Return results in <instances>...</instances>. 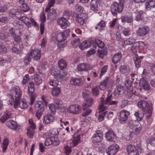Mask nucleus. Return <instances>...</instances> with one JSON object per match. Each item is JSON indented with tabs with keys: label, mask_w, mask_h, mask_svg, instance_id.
Returning <instances> with one entry per match:
<instances>
[{
	"label": "nucleus",
	"mask_w": 155,
	"mask_h": 155,
	"mask_svg": "<svg viewBox=\"0 0 155 155\" xmlns=\"http://www.w3.org/2000/svg\"><path fill=\"white\" fill-rule=\"evenodd\" d=\"M8 34L0 33V39L2 40H5L8 37Z\"/></svg>",
	"instance_id": "60"
},
{
	"label": "nucleus",
	"mask_w": 155,
	"mask_h": 155,
	"mask_svg": "<svg viewBox=\"0 0 155 155\" xmlns=\"http://www.w3.org/2000/svg\"><path fill=\"white\" fill-rule=\"evenodd\" d=\"M22 109H25L28 107V105L25 101H21L18 102V105Z\"/></svg>",
	"instance_id": "46"
},
{
	"label": "nucleus",
	"mask_w": 155,
	"mask_h": 155,
	"mask_svg": "<svg viewBox=\"0 0 155 155\" xmlns=\"http://www.w3.org/2000/svg\"><path fill=\"white\" fill-rule=\"evenodd\" d=\"M10 92L13 95H15V100L12 95L8 94V96L10 98L9 104H10L11 105H13L14 104V108H16L18 106V102L21 97V91L19 87L17 86L13 88L11 90Z\"/></svg>",
	"instance_id": "1"
},
{
	"label": "nucleus",
	"mask_w": 155,
	"mask_h": 155,
	"mask_svg": "<svg viewBox=\"0 0 155 155\" xmlns=\"http://www.w3.org/2000/svg\"><path fill=\"white\" fill-rule=\"evenodd\" d=\"M54 104L56 108L59 109L62 107L63 102L61 101L59 99H56L54 100Z\"/></svg>",
	"instance_id": "39"
},
{
	"label": "nucleus",
	"mask_w": 155,
	"mask_h": 155,
	"mask_svg": "<svg viewBox=\"0 0 155 155\" xmlns=\"http://www.w3.org/2000/svg\"><path fill=\"white\" fill-rule=\"evenodd\" d=\"M141 43H142V42H138L134 43L130 49L131 52L135 54L136 53L138 50L139 47H140V44Z\"/></svg>",
	"instance_id": "28"
},
{
	"label": "nucleus",
	"mask_w": 155,
	"mask_h": 155,
	"mask_svg": "<svg viewBox=\"0 0 155 155\" xmlns=\"http://www.w3.org/2000/svg\"><path fill=\"white\" fill-rule=\"evenodd\" d=\"M99 0H92L91 2V8L96 12L98 10V3Z\"/></svg>",
	"instance_id": "26"
},
{
	"label": "nucleus",
	"mask_w": 155,
	"mask_h": 155,
	"mask_svg": "<svg viewBox=\"0 0 155 155\" xmlns=\"http://www.w3.org/2000/svg\"><path fill=\"white\" fill-rule=\"evenodd\" d=\"M135 116L137 117V119L138 121H141L142 120L143 116L140 114L138 112H136L134 114Z\"/></svg>",
	"instance_id": "64"
},
{
	"label": "nucleus",
	"mask_w": 155,
	"mask_h": 155,
	"mask_svg": "<svg viewBox=\"0 0 155 155\" xmlns=\"http://www.w3.org/2000/svg\"><path fill=\"white\" fill-rule=\"evenodd\" d=\"M28 94L30 97L31 104H33L35 100V97L33 95L35 91L34 84L33 82L29 83L28 85Z\"/></svg>",
	"instance_id": "8"
},
{
	"label": "nucleus",
	"mask_w": 155,
	"mask_h": 155,
	"mask_svg": "<svg viewBox=\"0 0 155 155\" xmlns=\"http://www.w3.org/2000/svg\"><path fill=\"white\" fill-rule=\"evenodd\" d=\"M137 106L143 112L149 108H152L153 107L151 104H149L147 101L144 100L139 101L137 103Z\"/></svg>",
	"instance_id": "7"
},
{
	"label": "nucleus",
	"mask_w": 155,
	"mask_h": 155,
	"mask_svg": "<svg viewBox=\"0 0 155 155\" xmlns=\"http://www.w3.org/2000/svg\"><path fill=\"white\" fill-rule=\"evenodd\" d=\"M139 85L142 89L145 90L150 91V87L149 84L144 78L140 79Z\"/></svg>",
	"instance_id": "16"
},
{
	"label": "nucleus",
	"mask_w": 155,
	"mask_h": 155,
	"mask_svg": "<svg viewBox=\"0 0 155 155\" xmlns=\"http://www.w3.org/2000/svg\"><path fill=\"white\" fill-rule=\"evenodd\" d=\"M90 46L89 44H88L87 41H83L79 45V48L82 50H84L86 48H88Z\"/></svg>",
	"instance_id": "43"
},
{
	"label": "nucleus",
	"mask_w": 155,
	"mask_h": 155,
	"mask_svg": "<svg viewBox=\"0 0 155 155\" xmlns=\"http://www.w3.org/2000/svg\"><path fill=\"white\" fill-rule=\"evenodd\" d=\"M41 53L40 50L36 48L32 49L31 52L28 55L31 58L33 59L34 61H38L40 60Z\"/></svg>",
	"instance_id": "5"
},
{
	"label": "nucleus",
	"mask_w": 155,
	"mask_h": 155,
	"mask_svg": "<svg viewBox=\"0 0 155 155\" xmlns=\"http://www.w3.org/2000/svg\"><path fill=\"white\" fill-rule=\"evenodd\" d=\"M51 74L54 76V78L58 80H61L66 77L65 75L61 74L59 71H56L55 69L52 71Z\"/></svg>",
	"instance_id": "21"
},
{
	"label": "nucleus",
	"mask_w": 155,
	"mask_h": 155,
	"mask_svg": "<svg viewBox=\"0 0 155 155\" xmlns=\"http://www.w3.org/2000/svg\"><path fill=\"white\" fill-rule=\"evenodd\" d=\"M107 52V48H101L100 49L98 50L97 54L99 57L101 58H103L104 55H106Z\"/></svg>",
	"instance_id": "29"
},
{
	"label": "nucleus",
	"mask_w": 155,
	"mask_h": 155,
	"mask_svg": "<svg viewBox=\"0 0 155 155\" xmlns=\"http://www.w3.org/2000/svg\"><path fill=\"white\" fill-rule=\"evenodd\" d=\"M105 25L106 23L105 21L103 20H102L98 24L97 26L95 27V28L96 29H98L100 30H101V28L105 27Z\"/></svg>",
	"instance_id": "45"
},
{
	"label": "nucleus",
	"mask_w": 155,
	"mask_h": 155,
	"mask_svg": "<svg viewBox=\"0 0 155 155\" xmlns=\"http://www.w3.org/2000/svg\"><path fill=\"white\" fill-rule=\"evenodd\" d=\"M12 113L8 111L5 112L4 115L1 117L0 119L1 122L4 123L7 120L11 118Z\"/></svg>",
	"instance_id": "25"
},
{
	"label": "nucleus",
	"mask_w": 155,
	"mask_h": 155,
	"mask_svg": "<svg viewBox=\"0 0 155 155\" xmlns=\"http://www.w3.org/2000/svg\"><path fill=\"white\" fill-rule=\"evenodd\" d=\"M122 58L121 53L118 52L115 54L112 58V61L114 64L119 62Z\"/></svg>",
	"instance_id": "27"
},
{
	"label": "nucleus",
	"mask_w": 155,
	"mask_h": 155,
	"mask_svg": "<svg viewBox=\"0 0 155 155\" xmlns=\"http://www.w3.org/2000/svg\"><path fill=\"white\" fill-rule=\"evenodd\" d=\"M143 12L142 11H140L138 12L136 17V20L137 21H140L142 19V15Z\"/></svg>",
	"instance_id": "52"
},
{
	"label": "nucleus",
	"mask_w": 155,
	"mask_h": 155,
	"mask_svg": "<svg viewBox=\"0 0 155 155\" xmlns=\"http://www.w3.org/2000/svg\"><path fill=\"white\" fill-rule=\"evenodd\" d=\"M125 85L128 89H130L132 86V81L130 80H126L125 82Z\"/></svg>",
	"instance_id": "55"
},
{
	"label": "nucleus",
	"mask_w": 155,
	"mask_h": 155,
	"mask_svg": "<svg viewBox=\"0 0 155 155\" xmlns=\"http://www.w3.org/2000/svg\"><path fill=\"white\" fill-rule=\"evenodd\" d=\"M6 125L9 128L18 131L20 128V126L18 125L17 122L13 120H10L6 122Z\"/></svg>",
	"instance_id": "11"
},
{
	"label": "nucleus",
	"mask_w": 155,
	"mask_h": 155,
	"mask_svg": "<svg viewBox=\"0 0 155 155\" xmlns=\"http://www.w3.org/2000/svg\"><path fill=\"white\" fill-rule=\"evenodd\" d=\"M70 84L74 86L81 85L83 84V82L80 78H73L70 81Z\"/></svg>",
	"instance_id": "23"
},
{
	"label": "nucleus",
	"mask_w": 155,
	"mask_h": 155,
	"mask_svg": "<svg viewBox=\"0 0 155 155\" xmlns=\"http://www.w3.org/2000/svg\"><path fill=\"white\" fill-rule=\"evenodd\" d=\"M22 5L20 6L21 11L23 12H26L29 10V7L28 5L25 3H21Z\"/></svg>",
	"instance_id": "40"
},
{
	"label": "nucleus",
	"mask_w": 155,
	"mask_h": 155,
	"mask_svg": "<svg viewBox=\"0 0 155 155\" xmlns=\"http://www.w3.org/2000/svg\"><path fill=\"white\" fill-rule=\"evenodd\" d=\"M146 8H155V0H147L145 3Z\"/></svg>",
	"instance_id": "32"
},
{
	"label": "nucleus",
	"mask_w": 155,
	"mask_h": 155,
	"mask_svg": "<svg viewBox=\"0 0 155 155\" xmlns=\"http://www.w3.org/2000/svg\"><path fill=\"white\" fill-rule=\"evenodd\" d=\"M35 108L37 111L35 116L40 119L45 111V107L41 101H39L35 104Z\"/></svg>",
	"instance_id": "4"
},
{
	"label": "nucleus",
	"mask_w": 155,
	"mask_h": 155,
	"mask_svg": "<svg viewBox=\"0 0 155 155\" xmlns=\"http://www.w3.org/2000/svg\"><path fill=\"white\" fill-rule=\"evenodd\" d=\"M41 23L40 25V30L41 35H42L44 32L45 28L44 22L46 20V17L44 12H42L40 15Z\"/></svg>",
	"instance_id": "19"
},
{
	"label": "nucleus",
	"mask_w": 155,
	"mask_h": 155,
	"mask_svg": "<svg viewBox=\"0 0 155 155\" xmlns=\"http://www.w3.org/2000/svg\"><path fill=\"white\" fill-rule=\"evenodd\" d=\"M10 50L12 51L13 53L16 54H18L20 52V50L17 48L15 46L12 47Z\"/></svg>",
	"instance_id": "63"
},
{
	"label": "nucleus",
	"mask_w": 155,
	"mask_h": 155,
	"mask_svg": "<svg viewBox=\"0 0 155 155\" xmlns=\"http://www.w3.org/2000/svg\"><path fill=\"white\" fill-rule=\"evenodd\" d=\"M54 140V137H51L47 138L45 143V145L46 146H48L52 144V140Z\"/></svg>",
	"instance_id": "51"
},
{
	"label": "nucleus",
	"mask_w": 155,
	"mask_h": 155,
	"mask_svg": "<svg viewBox=\"0 0 155 155\" xmlns=\"http://www.w3.org/2000/svg\"><path fill=\"white\" fill-rule=\"evenodd\" d=\"M9 144V140L8 138L5 139L2 144V151L4 153L6 151V150Z\"/></svg>",
	"instance_id": "36"
},
{
	"label": "nucleus",
	"mask_w": 155,
	"mask_h": 155,
	"mask_svg": "<svg viewBox=\"0 0 155 155\" xmlns=\"http://www.w3.org/2000/svg\"><path fill=\"white\" fill-rule=\"evenodd\" d=\"M100 135H94L92 137V142L94 143H96L100 142L103 139V137Z\"/></svg>",
	"instance_id": "35"
},
{
	"label": "nucleus",
	"mask_w": 155,
	"mask_h": 155,
	"mask_svg": "<svg viewBox=\"0 0 155 155\" xmlns=\"http://www.w3.org/2000/svg\"><path fill=\"white\" fill-rule=\"evenodd\" d=\"M125 0H119V3L114 2L111 6V10L114 16H117L118 13L121 12L124 8V4Z\"/></svg>",
	"instance_id": "2"
},
{
	"label": "nucleus",
	"mask_w": 155,
	"mask_h": 155,
	"mask_svg": "<svg viewBox=\"0 0 155 155\" xmlns=\"http://www.w3.org/2000/svg\"><path fill=\"white\" fill-rule=\"evenodd\" d=\"M94 43L101 48H103L104 46V43L101 40L98 39H95Z\"/></svg>",
	"instance_id": "47"
},
{
	"label": "nucleus",
	"mask_w": 155,
	"mask_h": 155,
	"mask_svg": "<svg viewBox=\"0 0 155 155\" xmlns=\"http://www.w3.org/2000/svg\"><path fill=\"white\" fill-rule=\"evenodd\" d=\"M120 70L123 74L128 73L130 72L129 68L125 65H121L120 67Z\"/></svg>",
	"instance_id": "38"
},
{
	"label": "nucleus",
	"mask_w": 155,
	"mask_h": 155,
	"mask_svg": "<svg viewBox=\"0 0 155 155\" xmlns=\"http://www.w3.org/2000/svg\"><path fill=\"white\" fill-rule=\"evenodd\" d=\"M87 15L84 13H82L77 15L76 17V21L80 24L83 25L86 21Z\"/></svg>",
	"instance_id": "12"
},
{
	"label": "nucleus",
	"mask_w": 155,
	"mask_h": 155,
	"mask_svg": "<svg viewBox=\"0 0 155 155\" xmlns=\"http://www.w3.org/2000/svg\"><path fill=\"white\" fill-rule=\"evenodd\" d=\"M149 29L146 26L143 28H139L137 31V33L140 36H143L146 35L149 31Z\"/></svg>",
	"instance_id": "20"
},
{
	"label": "nucleus",
	"mask_w": 155,
	"mask_h": 155,
	"mask_svg": "<svg viewBox=\"0 0 155 155\" xmlns=\"http://www.w3.org/2000/svg\"><path fill=\"white\" fill-rule=\"evenodd\" d=\"M35 84L36 85H38L42 83V80L40 76H35Z\"/></svg>",
	"instance_id": "50"
},
{
	"label": "nucleus",
	"mask_w": 155,
	"mask_h": 155,
	"mask_svg": "<svg viewBox=\"0 0 155 155\" xmlns=\"http://www.w3.org/2000/svg\"><path fill=\"white\" fill-rule=\"evenodd\" d=\"M80 135H77L76 137H74V139L73 140L72 142L74 146L77 145L79 143H80Z\"/></svg>",
	"instance_id": "44"
},
{
	"label": "nucleus",
	"mask_w": 155,
	"mask_h": 155,
	"mask_svg": "<svg viewBox=\"0 0 155 155\" xmlns=\"http://www.w3.org/2000/svg\"><path fill=\"white\" fill-rule=\"evenodd\" d=\"M134 60L136 67L139 68L141 65V61L137 55H135L134 57Z\"/></svg>",
	"instance_id": "34"
},
{
	"label": "nucleus",
	"mask_w": 155,
	"mask_h": 155,
	"mask_svg": "<svg viewBox=\"0 0 155 155\" xmlns=\"http://www.w3.org/2000/svg\"><path fill=\"white\" fill-rule=\"evenodd\" d=\"M58 66L62 70L66 68L67 65L66 61L63 58L61 59L58 61Z\"/></svg>",
	"instance_id": "31"
},
{
	"label": "nucleus",
	"mask_w": 155,
	"mask_h": 155,
	"mask_svg": "<svg viewBox=\"0 0 155 155\" xmlns=\"http://www.w3.org/2000/svg\"><path fill=\"white\" fill-rule=\"evenodd\" d=\"M104 110H103L102 111L101 110V111H103ZM108 112L107 111H104L103 112H102L100 114L99 116V120L100 121H102L104 120V117L107 114H108Z\"/></svg>",
	"instance_id": "48"
},
{
	"label": "nucleus",
	"mask_w": 155,
	"mask_h": 155,
	"mask_svg": "<svg viewBox=\"0 0 155 155\" xmlns=\"http://www.w3.org/2000/svg\"><path fill=\"white\" fill-rule=\"evenodd\" d=\"M130 113L125 110H123L120 112V121L121 124H124L128 119Z\"/></svg>",
	"instance_id": "9"
},
{
	"label": "nucleus",
	"mask_w": 155,
	"mask_h": 155,
	"mask_svg": "<svg viewBox=\"0 0 155 155\" xmlns=\"http://www.w3.org/2000/svg\"><path fill=\"white\" fill-rule=\"evenodd\" d=\"M125 91V88L124 86L118 85L115 89L114 94L116 97H117L120 95L124 94Z\"/></svg>",
	"instance_id": "15"
},
{
	"label": "nucleus",
	"mask_w": 155,
	"mask_h": 155,
	"mask_svg": "<svg viewBox=\"0 0 155 155\" xmlns=\"http://www.w3.org/2000/svg\"><path fill=\"white\" fill-rule=\"evenodd\" d=\"M115 136L114 133L111 130H109L105 134V137L109 142L113 141Z\"/></svg>",
	"instance_id": "22"
},
{
	"label": "nucleus",
	"mask_w": 155,
	"mask_h": 155,
	"mask_svg": "<svg viewBox=\"0 0 155 155\" xmlns=\"http://www.w3.org/2000/svg\"><path fill=\"white\" fill-rule=\"evenodd\" d=\"M152 108H149L146 111H145L143 113V116L145 115V116L148 119H149L152 114Z\"/></svg>",
	"instance_id": "42"
},
{
	"label": "nucleus",
	"mask_w": 155,
	"mask_h": 155,
	"mask_svg": "<svg viewBox=\"0 0 155 155\" xmlns=\"http://www.w3.org/2000/svg\"><path fill=\"white\" fill-rule=\"evenodd\" d=\"M103 96L101 98V104L100 105L98 108V109L101 110L102 111L103 110L106 109L107 107L106 106H104V104H109V105H117L118 101H111L112 100V94L110 95L108 97H107L105 99L104 97Z\"/></svg>",
	"instance_id": "3"
},
{
	"label": "nucleus",
	"mask_w": 155,
	"mask_h": 155,
	"mask_svg": "<svg viewBox=\"0 0 155 155\" xmlns=\"http://www.w3.org/2000/svg\"><path fill=\"white\" fill-rule=\"evenodd\" d=\"M30 79L29 76L28 74L26 75L23 78V80L22 81V84L23 85H25L29 80Z\"/></svg>",
	"instance_id": "57"
},
{
	"label": "nucleus",
	"mask_w": 155,
	"mask_h": 155,
	"mask_svg": "<svg viewBox=\"0 0 155 155\" xmlns=\"http://www.w3.org/2000/svg\"><path fill=\"white\" fill-rule=\"evenodd\" d=\"M119 147L117 144H112L107 148L106 152L108 155H114L117 152Z\"/></svg>",
	"instance_id": "10"
},
{
	"label": "nucleus",
	"mask_w": 155,
	"mask_h": 155,
	"mask_svg": "<svg viewBox=\"0 0 155 155\" xmlns=\"http://www.w3.org/2000/svg\"><path fill=\"white\" fill-rule=\"evenodd\" d=\"M92 67L88 64L81 63L78 65L77 69L78 71H87L91 69Z\"/></svg>",
	"instance_id": "18"
},
{
	"label": "nucleus",
	"mask_w": 155,
	"mask_h": 155,
	"mask_svg": "<svg viewBox=\"0 0 155 155\" xmlns=\"http://www.w3.org/2000/svg\"><path fill=\"white\" fill-rule=\"evenodd\" d=\"M43 123L46 124H49L53 122L54 120V118L52 115L47 114L44 117Z\"/></svg>",
	"instance_id": "24"
},
{
	"label": "nucleus",
	"mask_w": 155,
	"mask_h": 155,
	"mask_svg": "<svg viewBox=\"0 0 155 155\" xmlns=\"http://www.w3.org/2000/svg\"><path fill=\"white\" fill-rule=\"evenodd\" d=\"M68 18H58L57 20V23L63 29L66 28L68 25Z\"/></svg>",
	"instance_id": "14"
},
{
	"label": "nucleus",
	"mask_w": 155,
	"mask_h": 155,
	"mask_svg": "<svg viewBox=\"0 0 155 155\" xmlns=\"http://www.w3.org/2000/svg\"><path fill=\"white\" fill-rule=\"evenodd\" d=\"M127 152L129 155H140L138 153V150L133 145L130 144L127 147Z\"/></svg>",
	"instance_id": "13"
},
{
	"label": "nucleus",
	"mask_w": 155,
	"mask_h": 155,
	"mask_svg": "<svg viewBox=\"0 0 155 155\" xmlns=\"http://www.w3.org/2000/svg\"><path fill=\"white\" fill-rule=\"evenodd\" d=\"M11 12L12 15L15 16L16 17H18V15H19L20 14V12L18 9L14 8L11 9Z\"/></svg>",
	"instance_id": "53"
},
{
	"label": "nucleus",
	"mask_w": 155,
	"mask_h": 155,
	"mask_svg": "<svg viewBox=\"0 0 155 155\" xmlns=\"http://www.w3.org/2000/svg\"><path fill=\"white\" fill-rule=\"evenodd\" d=\"M122 21L123 22H127L130 23L132 22L133 21V18L131 16H122L121 18Z\"/></svg>",
	"instance_id": "37"
},
{
	"label": "nucleus",
	"mask_w": 155,
	"mask_h": 155,
	"mask_svg": "<svg viewBox=\"0 0 155 155\" xmlns=\"http://www.w3.org/2000/svg\"><path fill=\"white\" fill-rule=\"evenodd\" d=\"M61 91V89L59 87H55L51 89L50 92L51 94L54 96H58Z\"/></svg>",
	"instance_id": "30"
},
{
	"label": "nucleus",
	"mask_w": 155,
	"mask_h": 155,
	"mask_svg": "<svg viewBox=\"0 0 155 155\" xmlns=\"http://www.w3.org/2000/svg\"><path fill=\"white\" fill-rule=\"evenodd\" d=\"M7 9L6 5H2L0 6V14L2 15L3 13L5 12Z\"/></svg>",
	"instance_id": "54"
},
{
	"label": "nucleus",
	"mask_w": 155,
	"mask_h": 155,
	"mask_svg": "<svg viewBox=\"0 0 155 155\" xmlns=\"http://www.w3.org/2000/svg\"><path fill=\"white\" fill-rule=\"evenodd\" d=\"M49 107L51 110V114H55L56 111V107L55 105L53 104H50L49 105Z\"/></svg>",
	"instance_id": "49"
},
{
	"label": "nucleus",
	"mask_w": 155,
	"mask_h": 155,
	"mask_svg": "<svg viewBox=\"0 0 155 155\" xmlns=\"http://www.w3.org/2000/svg\"><path fill=\"white\" fill-rule=\"evenodd\" d=\"M7 52V49L4 46L0 45V53L5 54Z\"/></svg>",
	"instance_id": "59"
},
{
	"label": "nucleus",
	"mask_w": 155,
	"mask_h": 155,
	"mask_svg": "<svg viewBox=\"0 0 155 155\" xmlns=\"http://www.w3.org/2000/svg\"><path fill=\"white\" fill-rule=\"evenodd\" d=\"M35 132L33 130H31L30 129H27V135L30 138L32 137Z\"/></svg>",
	"instance_id": "61"
},
{
	"label": "nucleus",
	"mask_w": 155,
	"mask_h": 155,
	"mask_svg": "<svg viewBox=\"0 0 155 155\" xmlns=\"http://www.w3.org/2000/svg\"><path fill=\"white\" fill-rule=\"evenodd\" d=\"M99 91L97 87H94L92 90V94L95 96H97L99 95Z\"/></svg>",
	"instance_id": "56"
},
{
	"label": "nucleus",
	"mask_w": 155,
	"mask_h": 155,
	"mask_svg": "<svg viewBox=\"0 0 155 155\" xmlns=\"http://www.w3.org/2000/svg\"><path fill=\"white\" fill-rule=\"evenodd\" d=\"M66 38L62 32H60L58 34L56 37V39L57 41L58 42H64Z\"/></svg>",
	"instance_id": "33"
},
{
	"label": "nucleus",
	"mask_w": 155,
	"mask_h": 155,
	"mask_svg": "<svg viewBox=\"0 0 155 155\" xmlns=\"http://www.w3.org/2000/svg\"><path fill=\"white\" fill-rule=\"evenodd\" d=\"M81 110V107L78 105H71L68 109V111L71 113L77 114L80 112Z\"/></svg>",
	"instance_id": "17"
},
{
	"label": "nucleus",
	"mask_w": 155,
	"mask_h": 155,
	"mask_svg": "<svg viewBox=\"0 0 155 155\" xmlns=\"http://www.w3.org/2000/svg\"><path fill=\"white\" fill-rule=\"evenodd\" d=\"M50 84L54 87H56L58 86V81L55 80H51L49 81Z\"/></svg>",
	"instance_id": "62"
},
{
	"label": "nucleus",
	"mask_w": 155,
	"mask_h": 155,
	"mask_svg": "<svg viewBox=\"0 0 155 155\" xmlns=\"http://www.w3.org/2000/svg\"><path fill=\"white\" fill-rule=\"evenodd\" d=\"M113 81L108 77L101 82L99 86V88L101 90H104L107 88L110 87L113 84Z\"/></svg>",
	"instance_id": "6"
},
{
	"label": "nucleus",
	"mask_w": 155,
	"mask_h": 155,
	"mask_svg": "<svg viewBox=\"0 0 155 155\" xmlns=\"http://www.w3.org/2000/svg\"><path fill=\"white\" fill-rule=\"evenodd\" d=\"M137 123H139L137 121V122L135 120H130L128 121V126L131 129H133L135 126H137V124H136Z\"/></svg>",
	"instance_id": "41"
},
{
	"label": "nucleus",
	"mask_w": 155,
	"mask_h": 155,
	"mask_svg": "<svg viewBox=\"0 0 155 155\" xmlns=\"http://www.w3.org/2000/svg\"><path fill=\"white\" fill-rule=\"evenodd\" d=\"M123 33L125 36H129L131 35V33L130 30L127 28H125L123 30Z\"/></svg>",
	"instance_id": "58"
}]
</instances>
